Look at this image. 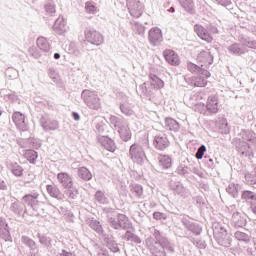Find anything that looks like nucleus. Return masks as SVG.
<instances>
[{
    "instance_id": "nucleus-1",
    "label": "nucleus",
    "mask_w": 256,
    "mask_h": 256,
    "mask_svg": "<svg viewBox=\"0 0 256 256\" xmlns=\"http://www.w3.org/2000/svg\"><path fill=\"white\" fill-rule=\"evenodd\" d=\"M240 135L245 145L238 147L239 152L245 157L252 155L253 149L256 147V135L250 130H242Z\"/></svg>"
},
{
    "instance_id": "nucleus-2",
    "label": "nucleus",
    "mask_w": 256,
    "mask_h": 256,
    "mask_svg": "<svg viewBox=\"0 0 256 256\" xmlns=\"http://www.w3.org/2000/svg\"><path fill=\"white\" fill-rule=\"evenodd\" d=\"M110 123L119 133L122 141H125V142L130 141L132 134H131V129L129 128V123L127 122V120L123 118H119L117 116H111Z\"/></svg>"
},
{
    "instance_id": "nucleus-3",
    "label": "nucleus",
    "mask_w": 256,
    "mask_h": 256,
    "mask_svg": "<svg viewBox=\"0 0 256 256\" xmlns=\"http://www.w3.org/2000/svg\"><path fill=\"white\" fill-rule=\"evenodd\" d=\"M212 227L214 237L216 241H218L219 245L229 247L231 241L229 240V234H227V228H225V225L221 222H215Z\"/></svg>"
},
{
    "instance_id": "nucleus-4",
    "label": "nucleus",
    "mask_w": 256,
    "mask_h": 256,
    "mask_svg": "<svg viewBox=\"0 0 256 256\" xmlns=\"http://www.w3.org/2000/svg\"><path fill=\"white\" fill-rule=\"evenodd\" d=\"M129 157L133 163H136L137 165H143L147 159L143 146L138 143H134L130 146Z\"/></svg>"
},
{
    "instance_id": "nucleus-5",
    "label": "nucleus",
    "mask_w": 256,
    "mask_h": 256,
    "mask_svg": "<svg viewBox=\"0 0 256 256\" xmlns=\"http://www.w3.org/2000/svg\"><path fill=\"white\" fill-rule=\"evenodd\" d=\"M81 97L89 109H93L94 111L100 109L101 100H99V95L95 91L84 90L81 94Z\"/></svg>"
},
{
    "instance_id": "nucleus-6",
    "label": "nucleus",
    "mask_w": 256,
    "mask_h": 256,
    "mask_svg": "<svg viewBox=\"0 0 256 256\" xmlns=\"http://www.w3.org/2000/svg\"><path fill=\"white\" fill-rule=\"evenodd\" d=\"M84 37L88 43H91V45H96V47L103 45V34L93 28H87L84 31Z\"/></svg>"
},
{
    "instance_id": "nucleus-7",
    "label": "nucleus",
    "mask_w": 256,
    "mask_h": 256,
    "mask_svg": "<svg viewBox=\"0 0 256 256\" xmlns=\"http://www.w3.org/2000/svg\"><path fill=\"white\" fill-rule=\"evenodd\" d=\"M127 7L132 17L139 18L143 15V3L139 0H130L127 2Z\"/></svg>"
},
{
    "instance_id": "nucleus-8",
    "label": "nucleus",
    "mask_w": 256,
    "mask_h": 256,
    "mask_svg": "<svg viewBox=\"0 0 256 256\" xmlns=\"http://www.w3.org/2000/svg\"><path fill=\"white\" fill-rule=\"evenodd\" d=\"M153 236L155 237V239H153L152 237H148L146 239V247H148V249L151 251V253H158L159 249L157 248V243L163 239V237L161 236V232H159V230L154 229L153 230Z\"/></svg>"
},
{
    "instance_id": "nucleus-9",
    "label": "nucleus",
    "mask_w": 256,
    "mask_h": 256,
    "mask_svg": "<svg viewBox=\"0 0 256 256\" xmlns=\"http://www.w3.org/2000/svg\"><path fill=\"white\" fill-rule=\"evenodd\" d=\"M40 125L44 131H57V129H59V121L51 119L47 116L41 117Z\"/></svg>"
},
{
    "instance_id": "nucleus-10",
    "label": "nucleus",
    "mask_w": 256,
    "mask_h": 256,
    "mask_svg": "<svg viewBox=\"0 0 256 256\" xmlns=\"http://www.w3.org/2000/svg\"><path fill=\"white\" fill-rule=\"evenodd\" d=\"M148 41H150L151 45H159L163 41V32L161 28L154 27L149 30Z\"/></svg>"
},
{
    "instance_id": "nucleus-11",
    "label": "nucleus",
    "mask_w": 256,
    "mask_h": 256,
    "mask_svg": "<svg viewBox=\"0 0 256 256\" xmlns=\"http://www.w3.org/2000/svg\"><path fill=\"white\" fill-rule=\"evenodd\" d=\"M12 120L19 131H27V121L25 120V114L21 112H14L12 115Z\"/></svg>"
},
{
    "instance_id": "nucleus-12",
    "label": "nucleus",
    "mask_w": 256,
    "mask_h": 256,
    "mask_svg": "<svg viewBox=\"0 0 256 256\" xmlns=\"http://www.w3.org/2000/svg\"><path fill=\"white\" fill-rule=\"evenodd\" d=\"M164 59L169 63V65H173L174 67H177L181 64V59L179 58V55L173 51V50H165L163 52Z\"/></svg>"
},
{
    "instance_id": "nucleus-13",
    "label": "nucleus",
    "mask_w": 256,
    "mask_h": 256,
    "mask_svg": "<svg viewBox=\"0 0 256 256\" xmlns=\"http://www.w3.org/2000/svg\"><path fill=\"white\" fill-rule=\"evenodd\" d=\"M198 61L201 64V67H210V65H213V55H211V52L209 50H203L198 54Z\"/></svg>"
},
{
    "instance_id": "nucleus-14",
    "label": "nucleus",
    "mask_w": 256,
    "mask_h": 256,
    "mask_svg": "<svg viewBox=\"0 0 256 256\" xmlns=\"http://www.w3.org/2000/svg\"><path fill=\"white\" fill-rule=\"evenodd\" d=\"M153 145L155 149H158V151H164V149L169 147V139L164 134L156 135L154 137Z\"/></svg>"
},
{
    "instance_id": "nucleus-15",
    "label": "nucleus",
    "mask_w": 256,
    "mask_h": 256,
    "mask_svg": "<svg viewBox=\"0 0 256 256\" xmlns=\"http://www.w3.org/2000/svg\"><path fill=\"white\" fill-rule=\"evenodd\" d=\"M58 183L64 187V189H71L73 187V177L67 174V172H60L57 174Z\"/></svg>"
},
{
    "instance_id": "nucleus-16",
    "label": "nucleus",
    "mask_w": 256,
    "mask_h": 256,
    "mask_svg": "<svg viewBox=\"0 0 256 256\" xmlns=\"http://www.w3.org/2000/svg\"><path fill=\"white\" fill-rule=\"evenodd\" d=\"M53 31L57 33V35H64V33H67V20L63 16H59L54 25H53Z\"/></svg>"
},
{
    "instance_id": "nucleus-17",
    "label": "nucleus",
    "mask_w": 256,
    "mask_h": 256,
    "mask_svg": "<svg viewBox=\"0 0 256 256\" xmlns=\"http://www.w3.org/2000/svg\"><path fill=\"white\" fill-rule=\"evenodd\" d=\"M194 31L198 35V37L202 39V41H206L207 43H211V41H213V37L211 36V34H209V32L207 31V29H205V27L199 24H196L194 26Z\"/></svg>"
},
{
    "instance_id": "nucleus-18",
    "label": "nucleus",
    "mask_w": 256,
    "mask_h": 256,
    "mask_svg": "<svg viewBox=\"0 0 256 256\" xmlns=\"http://www.w3.org/2000/svg\"><path fill=\"white\" fill-rule=\"evenodd\" d=\"M206 109L209 113H219V97L209 96L206 103Z\"/></svg>"
},
{
    "instance_id": "nucleus-19",
    "label": "nucleus",
    "mask_w": 256,
    "mask_h": 256,
    "mask_svg": "<svg viewBox=\"0 0 256 256\" xmlns=\"http://www.w3.org/2000/svg\"><path fill=\"white\" fill-rule=\"evenodd\" d=\"M0 237L4 239V241H8L9 243L13 242L11 238V233L9 232V225L3 218H0Z\"/></svg>"
},
{
    "instance_id": "nucleus-20",
    "label": "nucleus",
    "mask_w": 256,
    "mask_h": 256,
    "mask_svg": "<svg viewBox=\"0 0 256 256\" xmlns=\"http://www.w3.org/2000/svg\"><path fill=\"white\" fill-rule=\"evenodd\" d=\"M37 199H39V193L33 192L32 194H26L23 196L22 201L23 203H26V205H29V207L32 209H35L39 203Z\"/></svg>"
},
{
    "instance_id": "nucleus-21",
    "label": "nucleus",
    "mask_w": 256,
    "mask_h": 256,
    "mask_svg": "<svg viewBox=\"0 0 256 256\" xmlns=\"http://www.w3.org/2000/svg\"><path fill=\"white\" fill-rule=\"evenodd\" d=\"M97 139L100 145L104 147V149L111 152L115 151V142L113 141V139L101 135H99Z\"/></svg>"
},
{
    "instance_id": "nucleus-22",
    "label": "nucleus",
    "mask_w": 256,
    "mask_h": 256,
    "mask_svg": "<svg viewBox=\"0 0 256 256\" xmlns=\"http://www.w3.org/2000/svg\"><path fill=\"white\" fill-rule=\"evenodd\" d=\"M46 191L48 195L54 199H58L59 201H63V199H65V195L61 194V190H59V187L55 185H47Z\"/></svg>"
},
{
    "instance_id": "nucleus-23",
    "label": "nucleus",
    "mask_w": 256,
    "mask_h": 256,
    "mask_svg": "<svg viewBox=\"0 0 256 256\" xmlns=\"http://www.w3.org/2000/svg\"><path fill=\"white\" fill-rule=\"evenodd\" d=\"M10 211H12V213H14L15 215L21 217V215H23L25 211H27V209L25 208V204H23V202L15 201L11 203Z\"/></svg>"
},
{
    "instance_id": "nucleus-24",
    "label": "nucleus",
    "mask_w": 256,
    "mask_h": 256,
    "mask_svg": "<svg viewBox=\"0 0 256 256\" xmlns=\"http://www.w3.org/2000/svg\"><path fill=\"white\" fill-rule=\"evenodd\" d=\"M188 71H190L191 73H200V75H203V77H206V79H209V77H211V73L209 71L191 62L188 63Z\"/></svg>"
},
{
    "instance_id": "nucleus-25",
    "label": "nucleus",
    "mask_w": 256,
    "mask_h": 256,
    "mask_svg": "<svg viewBox=\"0 0 256 256\" xmlns=\"http://www.w3.org/2000/svg\"><path fill=\"white\" fill-rule=\"evenodd\" d=\"M228 51L229 53H231V55H245V53H247V49L245 48V46L239 43L230 45L228 47Z\"/></svg>"
},
{
    "instance_id": "nucleus-26",
    "label": "nucleus",
    "mask_w": 256,
    "mask_h": 256,
    "mask_svg": "<svg viewBox=\"0 0 256 256\" xmlns=\"http://www.w3.org/2000/svg\"><path fill=\"white\" fill-rule=\"evenodd\" d=\"M183 225L188 229L189 231H192L194 235H201V232L203 229L198 224L189 222L187 219L182 220Z\"/></svg>"
},
{
    "instance_id": "nucleus-27",
    "label": "nucleus",
    "mask_w": 256,
    "mask_h": 256,
    "mask_svg": "<svg viewBox=\"0 0 256 256\" xmlns=\"http://www.w3.org/2000/svg\"><path fill=\"white\" fill-rule=\"evenodd\" d=\"M36 45L40 51H44L45 53L51 50V44H49V41L45 37H39L36 40Z\"/></svg>"
},
{
    "instance_id": "nucleus-28",
    "label": "nucleus",
    "mask_w": 256,
    "mask_h": 256,
    "mask_svg": "<svg viewBox=\"0 0 256 256\" xmlns=\"http://www.w3.org/2000/svg\"><path fill=\"white\" fill-rule=\"evenodd\" d=\"M118 227L119 229H131V221L125 214H118Z\"/></svg>"
},
{
    "instance_id": "nucleus-29",
    "label": "nucleus",
    "mask_w": 256,
    "mask_h": 256,
    "mask_svg": "<svg viewBox=\"0 0 256 256\" xmlns=\"http://www.w3.org/2000/svg\"><path fill=\"white\" fill-rule=\"evenodd\" d=\"M150 85L153 89H163L165 83L157 75H150Z\"/></svg>"
},
{
    "instance_id": "nucleus-30",
    "label": "nucleus",
    "mask_w": 256,
    "mask_h": 256,
    "mask_svg": "<svg viewBox=\"0 0 256 256\" xmlns=\"http://www.w3.org/2000/svg\"><path fill=\"white\" fill-rule=\"evenodd\" d=\"M88 225L90 229H93V231L98 233V235H103L104 230H103V226L101 225V222L95 219H91L88 221Z\"/></svg>"
},
{
    "instance_id": "nucleus-31",
    "label": "nucleus",
    "mask_w": 256,
    "mask_h": 256,
    "mask_svg": "<svg viewBox=\"0 0 256 256\" xmlns=\"http://www.w3.org/2000/svg\"><path fill=\"white\" fill-rule=\"evenodd\" d=\"M165 127L166 129H169V131L177 132L179 131V122L173 118H166Z\"/></svg>"
},
{
    "instance_id": "nucleus-32",
    "label": "nucleus",
    "mask_w": 256,
    "mask_h": 256,
    "mask_svg": "<svg viewBox=\"0 0 256 256\" xmlns=\"http://www.w3.org/2000/svg\"><path fill=\"white\" fill-rule=\"evenodd\" d=\"M78 175L83 181H91L93 179V174L89 171V169L85 167H81L78 169Z\"/></svg>"
},
{
    "instance_id": "nucleus-33",
    "label": "nucleus",
    "mask_w": 256,
    "mask_h": 256,
    "mask_svg": "<svg viewBox=\"0 0 256 256\" xmlns=\"http://www.w3.org/2000/svg\"><path fill=\"white\" fill-rule=\"evenodd\" d=\"M159 165L163 169H169L171 165H173V160L171 159V156H168V155L161 156L159 159Z\"/></svg>"
},
{
    "instance_id": "nucleus-34",
    "label": "nucleus",
    "mask_w": 256,
    "mask_h": 256,
    "mask_svg": "<svg viewBox=\"0 0 256 256\" xmlns=\"http://www.w3.org/2000/svg\"><path fill=\"white\" fill-rule=\"evenodd\" d=\"M24 157L27 159V161H29V163L34 165V163L37 161V157H39V154H37L35 150H26L24 152Z\"/></svg>"
},
{
    "instance_id": "nucleus-35",
    "label": "nucleus",
    "mask_w": 256,
    "mask_h": 256,
    "mask_svg": "<svg viewBox=\"0 0 256 256\" xmlns=\"http://www.w3.org/2000/svg\"><path fill=\"white\" fill-rule=\"evenodd\" d=\"M171 187L173 189V191H175V193H177V195H180V197H187V189H185V187H183V184L181 183H175V185L173 186V184H171Z\"/></svg>"
},
{
    "instance_id": "nucleus-36",
    "label": "nucleus",
    "mask_w": 256,
    "mask_h": 256,
    "mask_svg": "<svg viewBox=\"0 0 256 256\" xmlns=\"http://www.w3.org/2000/svg\"><path fill=\"white\" fill-rule=\"evenodd\" d=\"M241 189V186L239 184L230 183L228 187L226 188L227 193L231 195L232 197H237L239 195V190Z\"/></svg>"
},
{
    "instance_id": "nucleus-37",
    "label": "nucleus",
    "mask_w": 256,
    "mask_h": 256,
    "mask_svg": "<svg viewBox=\"0 0 256 256\" xmlns=\"http://www.w3.org/2000/svg\"><path fill=\"white\" fill-rule=\"evenodd\" d=\"M158 245L162 246L163 249H166V251H169L170 253H173L175 249L171 245V242L165 237H162L159 242H157Z\"/></svg>"
},
{
    "instance_id": "nucleus-38",
    "label": "nucleus",
    "mask_w": 256,
    "mask_h": 256,
    "mask_svg": "<svg viewBox=\"0 0 256 256\" xmlns=\"http://www.w3.org/2000/svg\"><path fill=\"white\" fill-rule=\"evenodd\" d=\"M232 222L235 227H243V225H245V221L243 220V217H241V213L239 212H235L232 215Z\"/></svg>"
},
{
    "instance_id": "nucleus-39",
    "label": "nucleus",
    "mask_w": 256,
    "mask_h": 256,
    "mask_svg": "<svg viewBox=\"0 0 256 256\" xmlns=\"http://www.w3.org/2000/svg\"><path fill=\"white\" fill-rule=\"evenodd\" d=\"M44 9H45L47 15H50L51 17H53V15H55V13H57V10L55 7V2H53V1H48L45 4Z\"/></svg>"
},
{
    "instance_id": "nucleus-40",
    "label": "nucleus",
    "mask_w": 256,
    "mask_h": 256,
    "mask_svg": "<svg viewBox=\"0 0 256 256\" xmlns=\"http://www.w3.org/2000/svg\"><path fill=\"white\" fill-rule=\"evenodd\" d=\"M11 173L15 177H21L23 175V167H21L19 164L14 163L11 164Z\"/></svg>"
},
{
    "instance_id": "nucleus-41",
    "label": "nucleus",
    "mask_w": 256,
    "mask_h": 256,
    "mask_svg": "<svg viewBox=\"0 0 256 256\" xmlns=\"http://www.w3.org/2000/svg\"><path fill=\"white\" fill-rule=\"evenodd\" d=\"M180 5L187 11V13H193V0H180Z\"/></svg>"
},
{
    "instance_id": "nucleus-42",
    "label": "nucleus",
    "mask_w": 256,
    "mask_h": 256,
    "mask_svg": "<svg viewBox=\"0 0 256 256\" xmlns=\"http://www.w3.org/2000/svg\"><path fill=\"white\" fill-rule=\"evenodd\" d=\"M218 129L222 135H227L229 133V125L227 123V119H222L219 121Z\"/></svg>"
},
{
    "instance_id": "nucleus-43",
    "label": "nucleus",
    "mask_w": 256,
    "mask_h": 256,
    "mask_svg": "<svg viewBox=\"0 0 256 256\" xmlns=\"http://www.w3.org/2000/svg\"><path fill=\"white\" fill-rule=\"evenodd\" d=\"M235 239L237 241H243L244 243H249L251 241V237H249L245 232L237 231L234 234Z\"/></svg>"
},
{
    "instance_id": "nucleus-44",
    "label": "nucleus",
    "mask_w": 256,
    "mask_h": 256,
    "mask_svg": "<svg viewBox=\"0 0 256 256\" xmlns=\"http://www.w3.org/2000/svg\"><path fill=\"white\" fill-rule=\"evenodd\" d=\"M38 239L39 243H41V245H43L44 247H47L48 249H51V247H53L51 238L47 236L38 235Z\"/></svg>"
},
{
    "instance_id": "nucleus-45",
    "label": "nucleus",
    "mask_w": 256,
    "mask_h": 256,
    "mask_svg": "<svg viewBox=\"0 0 256 256\" xmlns=\"http://www.w3.org/2000/svg\"><path fill=\"white\" fill-rule=\"evenodd\" d=\"M126 241H131L132 243H141V238L139 236L127 231L124 235Z\"/></svg>"
},
{
    "instance_id": "nucleus-46",
    "label": "nucleus",
    "mask_w": 256,
    "mask_h": 256,
    "mask_svg": "<svg viewBox=\"0 0 256 256\" xmlns=\"http://www.w3.org/2000/svg\"><path fill=\"white\" fill-rule=\"evenodd\" d=\"M21 242L23 243V245H26L30 249H37L35 241H33V239H31V238H29L27 236H22L21 237Z\"/></svg>"
},
{
    "instance_id": "nucleus-47",
    "label": "nucleus",
    "mask_w": 256,
    "mask_h": 256,
    "mask_svg": "<svg viewBox=\"0 0 256 256\" xmlns=\"http://www.w3.org/2000/svg\"><path fill=\"white\" fill-rule=\"evenodd\" d=\"M207 77L201 75L194 78V85L195 87H205L207 85Z\"/></svg>"
},
{
    "instance_id": "nucleus-48",
    "label": "nucleus",
    "mask_w": 256,
    "mask_h": 256,
    "mask_svg": "<svg viewBox=\"0 0 256 256\" xmlns=\"http://www.w3.org/2000/svg\"><path fill=\"white\" fill-rule=\"evenodd\" d=\"M95 199L98 201V203H101L102 205H106V203H109V199L105 197V193L102 191H97L95 194Z\"/></svg>"
},
{
    "instance_id": "nucleus-49",
    "label": "nucleus",
    "mask_w": 256,
    "mask_h": 256,
    "mask_svg": "<svg viewBox=\"0 0 256 256\" xmlns=\"http://www.w3.org/2000/svg\"><path fill=\"white\" fill-rule=\"evenodd\" d=\"M132 29L137 35L145 34V26L140 24L139 22H134Z\"/></svg>"
},
{
    "instance_id": "nucleus-50",
    "label": "nucleus",
    "mask_w": 256,
    "mask_h": 256,
    "mask_svg": "<svg viewBox=\"0 0 256 256\" xmlns=\"http://www.w3.org/2000/svg\"><path fill=\"white\" fill-rule=\"evenodd\" d=\"M86 13H90V15H95L97 13V6L93 2H86L85 4Z\"/></svg>"
},
{
    "instance_id": "nucleus-51",
    "label": "nucleus",
    "mask_w": 256,
    "mask_h": 256,
    "mask_svg": "<svg viewBox=\"0 0 256 256\" xmlns=\"http://www.w3.org/2000/svg\"><path fill=\"white\" fill-rule=\"evenodd\" d=\"M120 110L127 117H131L134 113L131 107H129V104H120Z\"/></svg>"
},
{
    "instance_id": "nucleus-52",
    "label": "nucleus",
    "mask_w": 256,
    "mask_h": 256,
    "mask_svg": "<svg viewBox=\"0 0 256 256\" xmlns=\"http://www.w3.org/2000/svg\"><path fill=\"white\" fill-rule=\"evenodd\" d=\"M65 195L68 199H75L77 197V191L75 187L71 186V188H65Z\"/></svg>"
},
{
    "instance_id": "nucleus-53",
    "label": "nucleus",
    "mask_w": 256,
    "mask_h": 256,
    "mask_svg": "<svg viewBox=\"0 0 256 256\" xmlns=\"http://www.w3.org/2000/svg\"><path fill=\"white\" fill-rule=\"evenodd\" d=\"M242 199H245L246 201H256V195L251 191H244Z\"/></svg>"
},
{
    "instance_id": "nucleus-54",
    "label": "nucleus",
    "mask_w": 256,
    "mask_h": 256,
    "mask_svg": "<svg viewBox=\"0 0 256 256\" xmlns=\"http://www.w3.org/2000/svg\"><path fill=\"white\" fill-rule=\"evenodd\" d=\"M107 247L108 249H110V251H112V253L119 252V244H117V242H115L114 240L108 241Z\"/></svg>"
},
{
    "instance_id": "nucleus-55",
    "label": "nucleus",
    "mask_w": 256,
    "mask_h": 256,
    "mask_svg": "<svg viewBox=\"0 0 256 256\" xmlns=\"http://www.w3.org/2000/svg\"><path fill=\"white\" fill-rule=\"evenodd\" d=\"M205 151H207V147H205V145H201L195 154L196 159H203Z\"/></svg>"
},
{
    "instance_id": "nucleus-56",
    "label": "nucleus",
    "mask_w": 256,
    "mask_h": 256,
    "mask_svg": "<svg viewBox=\"0 0 256 256\" xmlns=\"http://www.w3.org/2000/svg\"><path fill=\"white\" fill-rule=\"evenodd\" d=\"M243 47H248L249 49H256V40H244L242 42Z\"/></svg>"
},
{
    "instance_id": "nucleus-57",
    "label": "nucleus",
    "mask_w": 256,
    "mask_h": 256,
    "mask_svg": "<svg viewBox=\"0 0 256 256\" xmlns=\"http://www.w3.org/2000/svg\"><path fill=\"white\" fill-rule=\"evenodd\" d=\"M132 191L137 197H141V195H143V186L136 184L132 187Z\"/></svg>"
},
{
    "instance_id": "nucleus-58",
    "label": "nucleus",
    "mask_w": 256,
    "mask_h": 256,
    "mask_svg": "<svg viewBox=\"0 0 256 256\" xmlns=\"http://www.w3.org/2000/svg\"><path fill=\"white\" fill-rule=\"evenodd\" d=\"M108 222L110 227H112L113 229L119 230V216H117V219L109 218Z\"/></svg>"
},
{
    "instance_id": "nucleus-59",
    "label": "nucleus",
    "mask_w": 256,
    "mask_h": 256,
    "mask_svg": "<svg viewBox=\"0 0 256 256\" xmlns=\"http://www.w3.org/2000/svg\"><path fill=\"white\" fill-rule=\"evenodd\" d=\"M176 173H178V175H187L189 169L185 165H179L176 169Z\"/></svg>"
},
{
    "instance_id": "nucleus-60",
    "label": "nucleus",
    "mask_w": 256,
    "mask_h": 256,
    "mask_svg": "<svg viewBox=\"0 0 256 256\" xmlns=\"http://www.w3.org/2000/svg\"><path fill=\"white\" fill-rule=\"evenodd\" d=\"M138 91L141 92V95H148L149 92L147 91V83H143L138 87Z\"/></svg>"
},
{
    "instance_id": "nucleus-61",
    "label": "nucleus",
    "mask_w": 256,
    "mask_h": 256,
    "mask_svg": "<svg viewBox=\"0 0 256 256\" xmlns=\"http://www.w3.org/2000/svg\"><path fill=\"white\" fill-rule=\"evenodd\" d=\"M7 99H9V101H17V94H15V92L12 91H8V93L6 94Z\"/></svg>"
},
{
    "instance_id": "nucleus-62",
    "label": "nucleus",
    "mask_w": 256,
    "mask_h": 256,
    "mask_svg": "<svg viewBox=\"0 0 256 256\" xmlns=\"http://www.w3.org/2000/svg\"><path fill=\"white\" fill-rule=\"evenodd\" d=\"M154 219H156L157 221L161 220V219H166L165 214L161 213V212H154L153 214Z\"/></svg>"
},
{
    "instance_id": "nucleus-63",
    "label": "nucleus",
    "mask_w": 256,
    "mask_h": 256,
    "mask_svg": "<svg viewBox=\"0 0 256 256\" xmlns=\"http://www.w3.org/2000/svg\"><path fill=\"white\" fill-rule=\"evenodd\" d=\"M56 256H74L73 253L68 252L67 250H60Z\"/></svg>"
},
{
    "instance_id": "nucleus-64",
    "label": "nucleus",
    "mask_w": 256,
    "mask_h": 256,
    "mask_svg": "<svg viewBox=\"0 0 256 256\" xmlns=\"http://www.w3.org/2000/svg\"><path fill=\"white\" fill-rule=\"evenodd\" d=\"M219 5H222L223 7H228V5L231 4V0H216Z\"/></svg>"
}]
</instances>
